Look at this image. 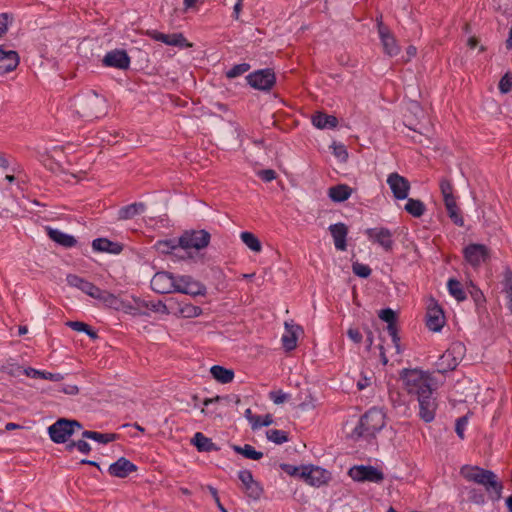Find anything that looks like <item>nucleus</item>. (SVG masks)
Listing matches in <instances>:
<instances>
[{
	"label": "nucleus",
	"instance_id": "f257e3e1",
	"mask_svg": "<svg viewBox=\"0 0 512 512\" xmlns=\"http://www.w3.org/2000/svg\"><path fill=\"white\" fill-rule=\"evenodd\" d=\"M405 391L417 398L436 389L431 375L420 369H404L400 374Z\"/></svg>",
	"mask_w": 512,
	"mask_h": 512
},
{
	"label": "nucleus",
	"instance_id": "f03ea898",
	"mask_svg": "<svg viewBox=\"0 0 512 512\" xmlns=\"http://www.w3.org/2000/svg\"><path fill=\"white\" fill-rule=\"evenodd\" d=\"M460 474L466 480L484 486L485 490L491 494L493 499H499L501 497L503 486L498 481L494 472L478 466L464 465L460 469Z\"/></svg>",
	"mask_w": 512,
	"mask_h": 512
},
{
	"label": "nucleus",
	"instance_id": "7ed1b4c3",
	"mask_svg": "<svg viewBox=\"0 0 512 512\" xmlns=\"http://www.w3.org/2000/svg\"><path fill=\"white\" fill-rule=\"evenodd\" d=\"M385 413L377 408L368 410L360 419L359 424L351 432L350 437L354 440L360 437L375 436L385 426Z\"/></svg>",
	"mask_w": 512,
	"mask_h": 512
},
{
	"label": "nucleus",
	"instance_id": "20e7f679",
	"mask_svg": "<svg viewBox=\"0 0 512 512\" xmlns=\"http://www.w3.org/2000/svg\"><path fill=\"white\" fill-rule=\"evenodd\" d=\"M76 429H82L80 422L61 418L48 428V433L53 442L64 443Z\"/></svg>",
	"mask_w": 512,
	"mask_h": 512
},
{
	"label": "nucleus",
	"instance_id": "39448f33",
	"mask_svg": "<svg viewBox=\"0 0 512 512\" xmlns=\"http://www.w3.org/2000/svg\"><path fill=\"white\" fill-rule=\"evenodd\" d=\"M210 237L206 230L185 231L178 239V246L184 250H201L209 245Z\"/></svg>",
	"mask_w": 512,
	"mask_h": 512
},
{
	"label": "nucleus",
	"instance_id": "423d86ee",
	"mask_svg": "<svg viewBox=\"0 0 512 512\" xmlns=\"http://www.w3.org/2000/svg\"><path fill=\"white\" fill-rule=\"evenodd\" d=\"M463 351L464 347L462 344H452L437 361V371L439 373H445L454 370L462 359Z\"/></svg>",
	"mask_w": 512,
	"mask_h": 512
},
{
	"label": "nucleus",
	"instance_id": "0eeeda50",
	"mask_svg": "<svg viewBox=\"0 0 512 512\" xmlns=\"http://www.w3.org/2000/svg\"><path fill=\"white\" fill-rule=\"evenodd\" d=\"M348 475L357 482L381 483L384 480L383 472L373 466H353L349 469Z\"/></svg>",
	"mask_w": 512,
	"mask_h": 512
},
{
	"label": "nucleus",
	"instance_id": "6e6552de",
	"mask_svg": "<svg viewBox=\"0 0 512 512\" xmlns=\"http://www.w3.org/2000/svg\"><path fill=\"white\" fill-rule=\"evenodd\" d=\"M168 302L170 308L169 314L177 318H195L202 314V309L199 306L193 305L185 300L171 297L168 299Z\"/></svg>",
	"mask_w": 512,
	"mask_h": 512
},
{
	"label": "nucleus",
	"instance_id": "1a4fd4ad",
	"mask_svg": "<svg viewBox=\"0 0 512 512\" xmlns=\"http://www.w3.org/2000/svg\"><path fill=\"white\" fill-rule=\"evenodd\" d=\"M299 477L311 486L320 487L330 480V473L321 467L308 465L302 466Z\"/></svg>",
	"mask_w": 512,
	"mask_h": 512
},
{
	"label": "nucleus",
	"instance_id": "9d476101",
	"mask_svg": "<svg viewBox=\"0 0 512 512\" xmlns=\"http://www.w3.org/2000/svg\"><path fill=\"white\" fill-rule=\"evenodd\" d=\"M174 292L187 294L191 296L205 295L206 287L191 276L183 275L175 277Z\"/></svg>",
	"mask_w": 512,
	"mask_h": 512
},
{
	"label": "nucleus",
	"instance_id": "9b49d317",
	"mask_svg": "<svg viewBox=\"0 0 512 512\" xmlns=\"http://www.w3.org/2000/svg\"><path fill=\"white\" fill-rule=\"evenodd\" d=\"M490 257V251L483 244H470L464 249V258L473 268H478Z\"/></svg>",
	"mask_w": 512,
	"mask_h": 512
},
{
	"label": "nucleus",
	"instance_id": "f8f14e48",
	"mask_svg": "<svg viewBox=\"0 0 512 512\" xmlns=\"http://www.w3.org/2000/svg\"><path fill=\"white\" fill-rule=\"evenodd\" d=\"M369 241L372 243L378 244L381 246L386 252H389L393 249L394 240L393 233L384 227H375L370 228L365 231Z\"/></svg>",
	"mask_w": 512,
	"mask_h": 512
},
{
	"label": "nucleus",
	"instance_id": "ddd939ff",
	"mask_svg": "<svg viewBox=\"0 0 512 512\" xmlns=\"http://www.w3.org/2000/svg\"><path fill=\"white\" fill-rule=\"evenodd\" d=\"M248 83L259 90H270L275 84V74L270 69L259 70L247 76Z\"/></svg>",
	"mask_w": 512,
	"mask_h": 512
},
{
	"label": "nucleus",
	"instance_id": "4468645a",
	"mask_svg": "<svg viewBox=\"0 0 512 512\" xmlns=\"http://www.w3.org/2000/svg\"><path fill=\"white\" fill-rule=\"evenodd\" d=\"M151 288L159 294L174 292L175 276L165 271L157 272L151 279Z\"/></svg>",
	"mask_w": 512,
	"mask_h": 512
},
{
	"label": "nucleus",
	"instance_id": "2eb2a0df",
	"mask_svg": "<svg viewBox=\"0 0 512 512\" xmlns=\"http://www.w3.org/2000/svg\"><path fill=\"white\" fill-rule=\"evenodd\" d=\"M387 184L389 185L393 196L398 200L407 199L409 191H410V183L409 181L394 172L388 175Z\"/></svg>",
	"mask_w": 512,
	"mask_h": 512
},
{
	"label": "nucleus",
	"instance_id": "dca6fc26",
	"mask_svg": "<svg viewBox=\"0 0 512 512\" xmlns=\"http://www.w3.org/2000/svg\"><path fill=\"white\" fill-rule=\"evenodd\" d=\"M427 327L434 332H438L445 324V316L442 308L432 299L427 307Z\"/></svg>",
	"mask_w": 512,
	"mask_h": 512
},
{
	"label": "nucleus",
	"instance_id": "f3484780",
	"mask_svg": "<svg viewBox=\"0 0 512 512\" xmlns=\"http://www.w3.org/2000/svg\"><path fill=\"white\" fill-rule=\"evenodd\" d=\"M417 400L419 403L420 418L426 423L433 421L437 409V403L436 399L433 397V393H428L418 397Z\"/></svg>",
	"mask_w": 512,
	"mask_h": 512
},
{
	"label": "nucleus",
	"instance_id": "a211bd4d",
	"mask_svg": "<svg viewBox=\"0 0 512 512\" xmlns=\"http://www.w3.org/2000/svg\"><path fill=\"white\" fill-rule=\"evenodd\" d=\"M103 65L106 67H114L117 69H128L130 65V57L125 50L115 49L108 52L103 60Z\"/></svg>",
	"mask_w": 512,
	"mask_h": 512
},
{
	"label": "nucleus",
	"instance_id": "6ab92c4d",
	"mask_svg": "<svg viewBox=\"0 0 512 512\" xmlns=\"http://www.w3.org/2000/svg\"><path fill=\"white\" fill-rule=\"evenodd\" d=\"M239 480L242 482L246 494L255 500L259 499L262 495L263 489L253 478L249 470H242L238 474Z\"/></svg>",
	"mask_w": 512,
	"mask_h": 512
},
{
	"label": "nucleus",
	"instance_id": "aec40b11",
	"mask_svg": "<svg viewBox=\"0 0 512 512\" xmlns=\"http://www.w3.org/2000/svg\"><path fill=\"white\" fill-rule=\"evenodd\" d=\"M19 55L14 50H7L0 46V75H5L17 68L19 65Z\"/></svg>",
	"mask_w": 512,
	"mask_h": 512
},
{
	"label": "nucleus",
	"instance_id": "412c9836",
	"mask_svg": "<svg viewBox=\"0 0 512 512\" xmlns=\"http://www.w3.org/2000/svg\"><path fill=\"white\" fill-rule=\"evenodd\" d=\"M378 32L384 48V51L389 56H395L399 53L400 48L396 43V39L390 33L389 29L383 25L382 22L378 23Z\"/></svg>",
	"mask_w": 512,
	"mask_h": 512
},
{
	"label": "nucleus",
	"instance_id": "4be33fe9",
	"mask_svg": "<svg viewBox=\"0 0 512 512\" xmlns=\"http://www.w3.org/2000/svg\"><path fill=\"white\" fill-rule=\"evenodd\" d=\"M137 470V466L134 465L131 461L126 459L125 457H120L116 462L112 463L108 472L111 476L117 478H125L130 473L135 472Z\"/></svg>",
	"mask_w": 512,
	"mask_h": 512
},
{
	"label": "nucleus",
	"instance_id": "5701e85b",
	"mask_svg": "<svg viewBox=\"0 0 512 512\" xmlns=\"http://www.w3.org/2000/svg\"><path fill=\"white\" fill-rule=\"evenodd\" d=\"M66 280L70 286L78 288L90 297L94 299L97 297L100 288L95 286L93 283L73 274L68 275Z\"/></svg>",
	"mask_w": 512,
	"mask_h": 512
},
{
	"label": "nucleus",
	"instance_id": "b1692460",
	"mask_svg": "<svg viewBox=\"0 0 512 512\" xmlns=\"http://www.w3.org/2000/svg\"><path fill=\"white\" fill-rule=\"evenodd\" d=\"M300 332H302L300 326L285 322V333L282 336V344L285 350L291 351L296 348Z\"/></svg>",
	"mask_w": 512,
	"mask_h": 512
},
{
	"label": "nucleus",
	"instance_id": "393cba45",
	"mask_svg": "<svg viewBox=\"0 0 512 512\" xmlns=\"http://www.w3.org/2000/svg\"><path fill=\"white\" fill-rule=\"evenodd\" d=\"M121 309L129 314L148 316V312L145 310L146 300L139 297L132 296L131 300H123L120 303Z\"/></svg>",
	"mask_w": 512,
	"mask_h": 512
},
{
	"label": "nucleus",
	"instance_id": "a878e982",
	"mask_svg": "<svg viewBox=\"0 0 512 512\" xmlns=\"http://www.w3.org/2000/svg\"><path fill=\"white\" fill-rule=\"evenodd\" d=\"M329 231L333 237L336 249L341 251L346 250L348 227L344 223H336L329 226Z\"/></svg>",
	"mask_w": 512,
	"mask_h": 512
},
{
	"label": "nucleus",
	"instance_id": "bb28decb",
	"mask_svg": "<svg viewBox=\"0 0 512 512\" xmlns=\"http://www.w3.org/2000/svg\"><path fill=\"white\" fill-rule=\"evenodd\" d=\"M151 38L170 46H184L186 39L181 33L164 34L158 31L149 32Z\"/></svg>",
	"mask_w": 512,
	"mask_h": 512
},
{
	"label": "nucleus",
	"instance_id": "cd10ccee",
	"mask_svg": "<svg viewBox=\"0 0 512 512\" xmlns=\"http://www.w3.org/2000/svg\"><path fill=\"white\" fill-rule=\"evenodd\" d=\"M49 237L56 243L66 248H70L76 245L77 240L69 234H66L60 230L47 228Z\"/></svg>",
	"mask_w": 512,
	"mask_h": 512
},
{
	"label": "nucleus",
	"instance_id": "c85d7f7f",
	"mask_svg": "<svg viewBox=\"0 0 512 512\" xmlns=\"http://www.w3.org/2000/svg\"><path fill=\"white\" fill-rule=\"evenodd\" d=\"M352 188L346 184H338L328 189V196L333 202H343L352 194Z\"/></svg>",
	"mask_w": 512,
	"mask_h": 512
},
{
	"label": "nucleus",
	"instance_id": "c756f323",
	"mask_svg": "<svg viewBox=\"0 0 512 512\" xmlns=\"http://www.w3.org/2000/svg\"><path fill=\"white\" fill-rule=\"evenodd\" d=\"M312 123L318 129H333L337 126L338 119L335 116L318 112L312 116Z\"/></svg>",
	"mask_w": 512,
	"mask_h": 512
},
{
	"label": "nucleus",
	"instance_id": "7c9ffc66",
	"mask_svg": "<svg viewBox=\"0 0 512 512\" xmlns=\"http://www.w3.org/2000/svg\"><path fill=\"white\" fill-rule=\"evenodd\" d=\"M92 247L96 251L110 252L114 254H118L122 251V246L119 243L112 242L106 238L93 240Z\"/></svg>",
	"mask_w": 512,
	"mask_h": 512
},
{
	"label": "nucleus",
	"instance_id": "2f4dec72",
	"mask_svg": "<svg viewBox=\"0 0 512 512\" xmlns=\"http://www.w3.org/2000/svg\"><path fill=\"white\" fill-rule=\"evenodd\" d=\"M210 373L216 381L222 384L230 383L234 379V371L220 365L212 366Z\"/></svg>",
	"mask_w": 512,
	"mask_h": 512
},
{
	"label": "nucleus",
	"instance_id": "473e14b6",
	"mask_svg": "<svg viewBox=\"0 0 512 512\" xmlns=\"http://www.w3.org/2000/svg\"><path fill=\"white\" fill-rule=\"evenodd\" d=\"M191 443L196 446L200 452H210L218 450V447L212 442V440L204 436L201 432H197L191 440Z\"/></svg>",
	"mask_w": 512,
	"mask_h": 512
},
{
	"label": "nucleus",
	"instance_id": "72a5a7b5",
	"mask_svg": "<svg viewBox=\"0 0 512 512\" xmlns=\"http://www.w3.org/2000/svg\"><path fill=\"white\" fill-rule=\"evenodd\" d=\"M144 204L142 203H133L127 206L122 207L118 212V218L121 220H127L135 217L144 211Z\"/></svg>",
	"mask_w": 512,
	"mask_h": 512
},
{
	"label": "nucleus",
	"instance_id": "f704fd0d",
	"mask_svg": "<svg viewBox=\"0 0 512 512\" xmlns=\"http://www.w3.org/2000/svg\"><path fill=\"white\" fill-rule=\"evenodd\" d=\"M82 437L86 439H91L96 442L107 444L117 439V435L113 433H99L96 431H88L85 430L82 433Z\"/></svg>",
	"mask_w": 512,
	"mask_h": 512
},
{
	"label": "nucleus",
	"instance_id": "c9c22d12",
	"mask_svg": "<svg viewBox=\"0 0 512 512\" xmlns=\"http://www.w3.org/2000/svg\"><path fill=\"white\" fill-rule=\"evenodd\" d=\"M95 299L103 302L106 306L110 308H114L117 310L121 309L120 303L122 300H119L114 294L108 291L99 289L97 297Z\"/></svg>",
	"mask_w": 512,
	"mask_h": 512
},
{
	"label": "nucleus",
	"instance_id": "e433bc0d",
	"mask_svg": "<svg viewBox=\"0 0 512 512\" xmlns=\"http://www.w3.org/2000/svg\"><path fill=\"white\" fill-rule=\"evenodd\" d=\"M404 208L407 213L417 218L421 217L426 210L425 205L421 200L413 198H408Z\"/></svg>",
	"mask_w": 512,
	"mask_h": 512
},
{
	"label": "nucleus",
	"instance_id": "4c0bfd02",
	"mask_svg": "<svg viewBox=\"0 0 512 512\" xmlns=\"http://www.w3.org/2000/svg\"><path fill=\"white\" fill-rule=\"evenodd\" d=\"M447 210L448 216L457 226L462 227L464 225L463 217L460 214V209L456 203V200L444 203Z\"/></svg>",
	"mask_w": 512,
	"mask_h": 512
},
{
	"label": "nucleus",
	"instance_id": "58836bf2",
	"mask_svg": "<svg viewBox=\"0 0 512 512\" xmlns=\"http://www.w3.org/2000/svg\"><path fill=\"white\" fill-rule=\"evenodd\" d=\"M233 450L247 459L259 460L263 457L262 452L255 450V448L249 444H245L244 446L234 445Z\"/></svg>",
	"mask_w": 512,
	"mask_h": 512
},
{
	"label": "nucleus",
	"instance_id": "ea45409f",
	"mask_svg": "<svg viewBox=\"0 0 512 512\" xmlns=\"http://www.w3.org/2000/svg\"><path fill=\"white\" fill-rule=\"evenodd\" d=\"M242 242L253 252L259 253L262 250L260 240L251 232H242L240 234Z\"/></svg>",
	"mask_w": 512,
	"mask_h": 512
},
{
	"label": "nucleus",
	"instance_id": "a19ab883",
	"mask_svg": "<svg viewBox=\"0 0 512 512\" xmlns=\"http://www.w3.org/2000/svg\"><path fill=\"white\" fill-rule=\"evenodd\" d=\"M448 290L449 293L457 300V301H463L466 299V294L462 288V285L459 281L455 279H450L448 281Z\"/></svg>",
	"mask_w": 512,
	"mask_h": 512
},
{
	"label": "nucleus",
	"instance_id": "79ce46f5",
	"mask_svg": "<svg viewBox=\"0 0 512 512\" xmlns=\"http://www.w3.org/2000/svg\"><path fill=\"white\" fill-rule=\"evenodd\" d=\"M440 191L443 196L444 203L456 200L453 195V185L450 180L443 178L439 183Z\"/></svg>",
	"mask_w": 512,
	"mask_h": 512
},
{
	"label": "nucleus",
	"instance_id": "37998d69",
	"mask_svg": "<svg viewBox=\"0 0 512 512\" xmlns=\"http://www.w3.org/2000/svg\"><path fill=\"white\" fill-rule=\"evenodd\" d=\"M66 324H67V326H69L74 331L85 332L92 339H96L98 337L97 333L95 331L91 330L89 325H87L84 322L68 321Z\"/></svg>",
	"mask_w": 512,
	"mask_h": 512
},
{
	"label": "nucleus",
	"instance_id": "c03bdc74",
	"mask_svg": "<svg viewBox=\"0 0 512 512\" xmlns=\"http://www.w3.org/2000/svg\"><path fill=\"white\" fill-rule=\"evenodd\" d=\"M146 304H147V306H145L146 311L151 310L153 312L160 313L163 315H169V311H170L169 303L166 304L159 300L157 302L146 301Z\"/></svg>",
	"mask_w": 512,
	"mask_h": 512
},
{
	"label": "nucleus",
	"instance_id": "a18cd8bd",
	"mask_svg": "<svg viewBox=\"0 0 512 512\" xmlns=\"http://www.w3.org/2000/svg\"><path fill=\"white\" fill-rule=\"evenodd\" d=\"M268 440L275 444H283L288 441V435L286 432L277 429L268 430L266 433Z\"/></svg>",
	"mask_w": 512,
	"mask_h": 512
},
{
	"label": "nucleus",
	"instance_id": "49530a36",
	"mask_svg": "<svg viewBox=\"0 0 512 512\" xmlns=\"http://www.w3.org/2000/svg\"><path fill=\"white\" fill-rule=\"evenodd\" d=\"M249 69L250 65L247 63L237 64L226 72V77L230 79L236 78L246 73Z\"/></svg>",
	"mask_w": 512,
	"mask_h": 512
},
{
	"label": "nucleus",
	"instance_id": "de8ad7c7",
	"mask_svg": "<svg viewBox=\"0 0 512 512\" xmlns=\"http://www.w3.org/2000/svg\"><path fill=\"white\" fill-rule=\"evenodd\" d=\"M504 290L508 299V308L512 313V271L505 274Z\"/></svg>",
	"mask_w": 512,
	"mask_h": 512
},
{
	"label": "nucleus",
	"instance_id": "09e8293b",
	"mask_svg": "<svg viewBox=\"0 0 512 512\" xmlns=\"http://www.w3.org/2000/svg\"><path fill=\"white\" fill-rule=\"evenodd\" d=\"M352 271L355 275H357L361 278H367L371 274L370 267L368 265H365V264H362L359 262H354L352 264Z\"/></svg>",
	"mask_w": 512,
	"mask_h": 512
},
{
	"label": "nucleus",
	"instance_id": "8fccbe9b",
	"mask_svg": "<svg viewBox=\"0 0 512 512\" xmlns=\"http://www.w3.org/2000/svg\"><path fill=\"white\" fill-rule=\"evenodd\" d=\"M2 370L12 377H19L23 375V367L17 364H7L3 366Z\"/></svg>",
	"mask_w": 512,
	"mask_h": 512
},
{
	"label": "nucleus",
	"instance_id": "3c124183",
	"mask_svg": "<svg viewBox=\"0 0 512 512\" xmlns=\"http://www.w3.org/2000/svg\"><path fill=\"white\" fill-rule=\"evenodd\" d=\"M269 398L277 405L284 403L289 399V394L284 393L282 390L271 391Z\"/></svg>",
	"mask_w": 512,
	"mask_h": 512
},
{
	"label": "nucleus",
	"instance_id": "603ef678",
	"mask_svg": "<svg viewBox=\"0 0 512 512\" xmlns=\"http://www.w3.org/2000/svg\"><path fill=\"white\" fill-rule=\"evenodd\" d=\"M387 331L389 333V335L391 336L392 338V341L397 349V352L399 353L400 352V347H399V341H400V338L398 336V332H397V327H396V323H390L387 325Z\"/></svg>",
	"mask_w": 512,
	"mask_h": 512
},
{
	"label": "nucleus",
	"instance_id": "864d4df0",
	"mask_svg": "<svg viewBox=\"0 0 512 512\" xmlns=\"http://www.w3.org/2000/svg\"><path fill=\"white\" fill-rule=\"evenodd\" d=\"M379 318L381 320L387 322V324L395 323L396 322V314L390 308H386V309L381 310L380 313H379Z\"/></svg>",
	"mask_w": 512,
	"mask_h": 512
},
{
	"label": "nucleus",
	"instance_id": "5fc2aeb1",
	"mask_svg": "<svg viewBox=\"0 0 512 512\" xmlns=\"http://www.w3.org/2000/svg\"><path fill=\"white\" fill-rule=\"evenodd\" d=\"M334 155L342 161L348 158V153L344 145L333 143L332 145Z\"/></svg>",
	"mask_w": 512,
	"mask_h": 512
},
{
	"label": "nucleus",
	"instance_id": "6e6d98bb",
	"mask_svg": "<svg viewBox=\"0 0 512 512\" xmlns=\"http://www.w3.org/2000/svg\"><path fill=\"white\" fill-rule=\"evenodd\" d=\"M511 88H512V80H511V78L509 77L508 74H505L500 79L499 90L501 91V93L506 94V93L511 91Z\"/></svg>",
	"mask_w": 512,
	"mask_h": 512
},
{
	"label": "nucleus",
	"instance_id": "4d7b16f0",
	"mask_svg": "<svg viewBox=\"0 0 512 512\" xmlns=\"http://www.w3.org/2000/svg\"><path fill=\"white\" fill-rule=\"evenodd\" d=\"M280 468L287 473L290 476H297L299 477V474L302 472V466L297 467L291 464L282 463L280 465Z\"/></svg>",
	"mask_w": 512,
	"mask_h": 512
},
{
	"label": "nucleus",
	"instance_id": "13d9d810",
	"mask_svg": "<svg viewBox=\"0 0 512 512\" xmlns=\"http://www.w3.org/2000/svg\"><path fill=\"white\" fill-rule=\"evenodd\" d=\"M468 423V419L467 417H460L457 419L456 421V427H455V430H456V433L457 435L463 439L464 438V430L466 428V425Z\"/></svg>",
	"mask_w": 512,
	"mask_h": 512
},
{
	"label": "nucleus",
	"instance_id": "bf43d9fd",
	"mask_svg": "<svg viewBox=\"0 0 512 512\" xmlns=\"http://www.w3.org/2000/svg\"><path fill=\"white\" fill-rule=\"evenodd\" d=\"M258 176L265 182H271L276 179V172L273 169H265L258 172Z\"/></svg>",
	"mask_w": 512,
	"mask_h": 512
},
{
	"label": "nucleus",
	"instance_id": "052dcab7",
	"mask_svg": "<svg viewBox=\"0 0 512 512\" xmlns=\"http://www.w3.org/2000/svg\"><path fill=\"white\" fill-rule=\"evenodd\" d=\"M40 378L54 381V382H59L64 379V375H62L61 373H51V372L42 371Z\"/></svg>",
	"mask_w": 512,
	"mask_h": 512
},
{
	"label": "nucleus",
	"instance_id": "680f3d73",
	"mask_svg": "<svg viewBox=\"0 0 512 512\" xmlns=\"http://www.w3.org/2000/svg\"><path fill=\"white\" fill-rule=\"evenodd\" d=\"M347 334L354 343L359 344L362 341V334L356 328H349Z\"/></svg>",
	"mask_w": 512,
	"mask_h": 512
},
{
	"label": "nucleus",
	"instance_id": "e2e57ef3",
	"mask_svg": "<svg viewBox=\"0 0 512 512\" xmlns=\"http://www.w3.org/2000/svg\"><path fill=\"white\" fill-rule=\"evenodd\" d=\"M9 15L7 13L0 14V34L4 35L8 30Z\"/></svg>",
	"mask_w": 512,
	"mask_h": 512
},
{
	"label": "nucleus",
	"instance_id": "0e129e2a",
	"mask_svg": "<svg viewBox=\"0 0 512 512\" xmlns=\"http://www.w3.org/2000/svg\"><path fill=\"white\" fill-rule=\"evenodd\" d=\"M76 448L83 454H88L91 451L90 444L83 439L76 441Z\"/></svg>",
	"mask_w": 512,
	"mask_h": 512
},
{
	"label": "nucleus",
	"instance_id": "69168bd1",
	"mask_svg": "<svg viewBox=\"0 0 512 512\" xmlns=\"http://www.w3.org/2000/svg\"><path fill=\"white\" fill-rule=\"evenodd\" d=\"M208 489H209V491H210V493H211L212 497L214 498L215 503H216L217 507L219 508V510H220L221 512H228V511L224 508V506L222 505V503L220 502V498H219V496H218V492H217L216 488H214V487H212V486H209V487H208Z\"/></svg>",
	"mask_w": 512,
	"mask_h": 512
},
{
	"label": "nucleus",
	"instance_id": "338daca9",
	"mask_svg": "<svg viewBox=\"0 0 512 512\" xmlns=\"http://www.w3.org/2000/svg\"><path fill=\"white\" fill-rule=\"evenodd\" d=\"M61 392L67 395H77L79 393V388L77 385H65L61 388Z\"/></svg>",
	"mask_w": 512,
	"mask_h": 512
},
{
	"label": "nucleus",
	"instance_id": "774afa93",
	"mask_svg": "<svg viewBox=\"0 0 512 512\" xmlns=\"http://www.w3.org/2000/svg\"><path fill=\"white\" fill-rule=\"evenodd\" d=\"M41 372L40 370H36L34 368H23V375H26L27 377H31V378H40L41 377Z\"/></svg>",
	"mask_w": 512,
	"mask_h": 512
}]
</instances>
